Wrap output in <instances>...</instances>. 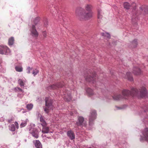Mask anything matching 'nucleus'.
Here are the masks:
<instances>
[{
  "label": "nucleus",
  "instance_id": "1",
  "mask_svg": "<svg viewBox=\"0 0 148 148\" xmlns=\"http://www.w3.org/2000/svg\"><path fill=\"white\" fill-rule=\"evenodd\" d=\"M92 6L91 5L87 4L84 6V9L87 12L84 10L83 11L80 12L79 10L77 8L75 10L76 15L78 16L81 21H86L90 19L92 16L93 12H92Z\"/></svg>",
  "mask_w": 148,
  "mask_h": 148
},
{
  "label": "nucleus",
  "instance_id": "2",
  "mask_svg": "<svg viewBox=\"0 0 148 148\" xmlns=\"http://www.w3.org/2000/svg\"><path fill=\"white\" fill-rule=\"evenodd\" d=\"M131 90V92L127 90H124L122 91V95L125 97V98L126 99V97H127L130 96H140L141 97H143L146 95L147 93L146 88L144 87L141 88L139 91L135 88H132Z\"/></svg>",
  "mask_w": 148,
  "mask_h": 148
},
{
  "label": "nucleus",
  "instance_id": "3",
  "mask_svg": "<svg viewBox=\"0 0 148 148\" xmlns=\"http://www.w3.org/2000/svg\"><path fill=\"white\" fill-rule=\"evenodd\" d=\"M45 100L46 107H44V109L46 113L48 114L51 110L53 109V100L49 98H46Z\"/></svg>",
  "mask_w": 148,
  "mask_h": 148
},
{
  "label": "nucleus",
  "instance_id": "4",
  "mask_svg": "<svg viewBox=\"0 0 148 148\" xmlns=\"http://www.w3.org/2000/svg\"><path fill=\"white\" fill-rule=\"evenodd\" d=\"M95 73H92L90 72H87L85 74L84 77L87 81L91 82L94 83L95 79Z\"/></svg>",
  "mask_w": 148,
  "mask_h": 148
},
{
  "label": "nucleus",
  "instance_id": "5",
  "mask_svg": "<svg viewBox=\"0 0 148 148\" xmlns=\"http://www.w3.org/2000/svg\"><path fill=\"white\" fill-rule=\"evenodd\" d=\"M10 52L9 48L6 46H1L0 47V54H8Z\"/></svg>",
  "mask_w": 148,
  "mask_h": 148
},
{
  "label": "nucleus",
  "instance_id": "6",
  "mask_svg": "<svg viewBox=\"0 0 148 148\" xmlns=\"http://www.w3.org/2000/svg\"><path fill=\"white\" fill-rule=\"evenodd\" d=\"M70 93V91H67L66 92H64L63 94H62L65 101H69L71 100V97Z\"/></svg>",
  "mask_w": 148,
  "mask_h": 148
},
{
  "label": "nucleus",
  "instance_id": "7",
  "mask_svg": "<svg viewBox=\"0 0 148 148\" xmlns=\"http://www.w3.org/2000/svg\"><path fill=\"white\" fill-rule=\"evenodd\" d=\"M124 7L125 8L128 10L131 8H133V9H135L136 6V4L134 3H133L131 5L130 3L127 2H125L123 4Z\"/></svg>",
  "mask_w": 148,
  "mask_h": 148
},
{
  "label": "nucleus",
  "instance_id": "8",
  "mask_svg": "<svg viewBox=\"0 0 148 148\" xmlns=\"http://www.w3.org/2000/svg\"><path fill=\"white\" fill-rule=\"evenodd\" d=\"M64 85L63 84L62 82L53 84L50 86H49L48 88L49 90L51 89H56L57 88L62 87Z\"/></svg>",
  "mask_w": 148,
  "mask_h": 148
},
{
  "label": "nucleus",
  "instance_id": "9",
  "mask_svg": "<svg viewBox=\"0 0 148 148\" xmlns=\"http://www.w3.org/2000/svg\"><path fill=\"white\" fill-rule=\"evenodd\" d=\"M97 114L96 111L94 110H92L90 112V114L89 116V122H91L96 118Z\"/></svg>",
  "mask_w": 148,
  "mask_h": 148
},
{
  "label": "nucleus",
  "instance_id": "10",
  "mask_svg": "<svg viewBox=\"0 0 148 148\" xmlns=\"http://www.w3.org/2000/svg\"><path fill=\"white\" fill-rule=\"evenodd\" d=\"M31 31V35L32 36L36 38H37L38 37V34L37 31L34 25H32Z\"/></svg>",
  "mask_w": 148,
  "mask_h": 148
},
{
  "label": "nucleus",
  "instance_id": "11",
  "mask_svg": "<svg viewBox=\"0 0 148 148\" xmlns=\"http://www.w3.org/2000/svg\"><path fill=\"white\" fill-rule=\"evenodd\" d=\"M30 133L35 138H37L38 137L39 132L37 130L33 129Z\"/></svg>",
  "mask_w": 148,
  "mask_h": 148
},
{
  "label": "nucleus",
  "instance_id": "12",
  "mask_svg": "<svg viewBox=\"0 0 148 148\" xmlns=\"http://www.w3.org/2000/svg\"><path fill=\"white\" fill-rule=\"evenodd\" d=\"M67 135L71 140H73L75 138L74 132L71 130H69L67 132Z\"/></svg>",
  "mask_w": 148,
  "mask_h": 148
},
{
  "label": "nucleus",
  "instance_id": "13",
  "mask_svg": "<svg viewBox=\"0 0 148 148\" xmlns=\"http://www.w3.org/2000/svg\"><path fill=\"white\" fill-rule=\"evenodd\" d=\"M33 143L34 144L36 148H42V145L39 140H34Z\"/></svg>",
  "mask_w": 148,
  "mask_h": 148
},
{
  "label": "nucleus",
  "instance_id": "14",
  "mask_svg": "<svg viewBox=\"0 0 148 148\" xmlns=\"http://www.w3.org/2000/svg\"><path fill=\"white\" fill-rule=\"evenodd\" d=\"M103 13L102 12V10L100 9H99L98 10L97 17L98 19L100 21L103 17Z\"/></svg>",
  "mask_w": 148,
  "mask_h": 148
},
{
  "label": "nucleus",
  "instance_id": "15",
  "mask_svg": "<svg viewBox=\"0 0 148 148\" xmlns=\"http://www.w3.org/2000/svg\"><path fill=\"white\" fill-rule=\"evenodd\" d=\"M133 73L136 75H139L141 74V71L138 68L134 67L133 68Z\"/></svg>",
  "mask_w": 148,
  "mask_h": 148
},
{
  "label": "nucleus",
  "instance_id": "16",
  "mask_svg": "<svg viewBox=\"0 0 148 148\" xmlns=\"http://www.w3.org/2000/svg\"><path fill=\"white\" fill-rule=\"evenodd\" d=\"M78 122H77L76 124L78 126H80L82 125L83 122L84 121V118L82 116H79L78 117Z\"/></svg>",
  "mask_w": 148,
  "mask_h": 148
},
{
  "label": "nucleus",
  "instance_id": "17",
  "mask_svg": "<svg viewBox=\"0 0 148 148\" xmlns=\"http://www.w3.org/2000/svg\"><path fill=\"white\" fill-rule=\"evenodd\" d=\"M40 124L42 126H47V124L42 116H41L40 117Z\"/></svg>",
  "mask_w": 148,
  "mask_h": 148
},
{
  "label": "nucleus",
  "instance_id": "18",
  "mask_svg": "<svg viewBox=\"0 0 148 148\" xmlns=\"http://www.w3.org/2000/svg\"><path fill=\"white\" fill-rule=\"evenodd\" d=\"M143 134L145 139L148 140V128H146L143 132Z\"/></svg>",
  "mask_w": 148,
  "mask_h": 148
},
{
  "label": "nucleus",
  "instance_id": "19",
  "mask_svg": "<svg viewBox=\"0 0 148 148\" xmlns=\"http://www.w3.org/2000/svg\"><path fill=\"white\" fill-rule=\"evenodd\" d=\"M125 78L127 79L130 81H132L133 80V79L132 75L130 72H128L126 73V75L125 77Z\"/></svg>",
  "mask_w": 148,
  "mask_h": 148
},
{
  "label": "nucleus",
  "instance_id": "20",
  "mask_svg": "<svg viewBox=\"0 0 148 148\" xmlns=\"http://www.w3.org/2000/svg\"><path fill=\"white\" fill-rule=\"evenodd\" d=\"M142 13L144 14H146L148 13V8L147 6H142L141 8Z\"/></svg>",
  "mask_w": 148,
  "mask_h": 148
},
{
  "label": "nucleus",
  "instance_id": "21",
  "mask_svg": "<svg viewBox=\"0 0 148 148\" xmlns=\"http://www.w3.org/2000/svg\"><path fill=\"white\" fill-rule=\"evenodd\" d=\"M112 98L114 100L118 101L121 99L122 97L121 95H118L115 94L112 96Z\"/></svg>",
  "mask_w": 148,
  "mask_h": 148
},
{
  "label": "nucleus",
  "instance_id": "22",
  "mask_svg": "<svg viewBox=\"0 0 148 148\" xmlns=\"http://www.w3.org/2000/svg\"><path fill=\"white\" fill-rule=\"evenodd\" d=\"M49 131V127H47V126H42V132L43 133H47Z\"/></svg>",
  "mask_w": 148,
  "mask_h": 148
},
{
  "label": "nucleus",
  "instance_id": "23",
  "mask_svg": "<svg viewBox=\"0 0 148 148\" xmlns=\"http://www.w3.org/2000/svg\"><path fill=\"white\" fill-rule=\"evenodd\" d=\"M86 91L88 95L89 96H92L94 95L93 90L90 88H87Z\"/></svg>",
  "mask_w": 148,
  "mask_h": 148
},
{
  "label": "nucleus",
  "instance_id": "24",
  "mask_svg": "<svg viewBox=\"0 0 148 148\" xmlns=\"http://www.w3.org/2000/svg\"><path fill=\"white\" fill-rule=\"evenodd\" d=\"M138 44L137 40L134 39L131 43V47L132 48H134L137 46Z\"/></svg>",
  "mask_w": 148,
  "mask_h": 148
},
{
  "label": "nucleus",
  "instance_id": "25",
  "mask_svg": "<svg viewBox=\"0 0 148 148\" xmlns=\"http://www.w3.org/2000/svg\"><path fill=\"white\" fill-rule=\"evenodd\" d=\"M15 69L16 71L19 72H21L23 70V68L21 66H16L15 67Z\"/></svg>",
  "mask_w": 148,
  "mask_h": 148
},
{
  "label": "nucleus",
  "instance_id": "26",
  "mask_svg": "<svg viewBox=\"0 0 148 148\" xmlns=\"http://www.w3.org/2000/svg\"><path fill=\"white\" fill-rule=\"evenodd\" d=\"M14 41V38L13 37H12L10 38L8 40V43L9 45H13Z\"/></svg>",
  "mask_w": 148,
  "mask_h": 148
},
{
  "label": "nucleus",
  "instance_id": "27",
  "mask_svg": "<svg viewBox=\"0 0 148 148\" xmlns=\"http://www.w3.org/2000/svg\"><path fill=\"white\" fill-rule=\"evenodd\" d=\"M102 35L105 38L108 39H110V35L109 33H108L105 32V33H102Z\"/></svg>",
  "mask_w": 148,
  "mask_h": 148
},
{
  "label": "nucleus",
  "instance_id": "28",
  "mask_svg": "<svg viewBox=\"0 0 148 148\" xmlns=\"http://www.w3.org/2000/svg\"><path fill=\"white\" fill-rule=\"evenodd\" d=\"M18 83L21 87H24V84L21 79H19L18 81Z\"/></svg>",
  "mask_w": 148,
  "mask_h": 148
},
{
  "label": "nucleus",
  "instance_id": "29",
  "mask_svg": "<svg viewBox=\"0 0 148 148\" xmlns=\"http://www.w3.org/2000/svg\"><path fill=\"white\" fill-rule=\"evenodd\" d=\"M27 120L23 121L20 125V127H23L25 126L27 124Z\"/></svg>",
  "mask_w": 148,
  "mask_h": 148
},
{
  "label": "nucleus",
  "instance_id": "30",
  "mask_svg": "<svg viewBox=\"0 0 148 148\" xmlns=\"http://www.w3.org/2000/svg\"><path fill=\"white\" fill-rule=\"evenodd\" d=\"M33 107V105L32 104H28L27 106V109L31 110Z\"/></svg>",
  "mask_w": 148,
  "mask_h": 148
},
{
  "label": "nucleus",
  "instance_id": "31",
  "mask_svg": "<svg viewBox=\"0 0 148 148\" xmlns=\"http://www.w3.org/2000/svg\"><path fill=\"white\" fill-rule=\"evenodd\" d=\"M39 72L38 70L36 69H34L33 70V72L32 73L34 75V76L36 75Z\"/></svg>",
  "mask_w": 148,
  "mask_h": 148
},
{
  "label": "nucleus",
  "instance_id": "32",
  "mask_svg": "<svg viewBox=\"0 0 148 148\" xmlns=\"http://www.w3.org/2000/svg\"><path fill=\"white\" fill-rule=\"evenodd\" d=\"M32 69V68H30V67L29 66L28 67L27 69V73L28 74H29L30 73V71Z\"/></svg>",
  "mask_w": 148,
  "mask_h": 148
},
{
  "label": "nucleus",
  "instance_id": "33",
  "mask_svg": "<svg viewBox=\"0 0 148 148\" xmlns=\"http://www.w3.org/2000/svg\"><path fill=\"white\" fill-rule=\"evenodd\" d=\"M11 126H12V127H11V130L12 131H15V127L14 125V124H13Z\"/></svg>",
  "mask_w": 148,
  "mask_h": 148
},
{
  "label": "nucleus",
  "instance_id": "34",
  "mask_svg": "<svg viewBox=\"0 0 148 148\" xmlns=\"http://www.w3.org/2000/svg\"><path fill=\"white\" fill-rule=\"evenodd\" d=\"M39 18L37 17L36 18L35 21H34V23L36 24L38 21H39Z\"/></svg>",
  "mask_w": 148,
  "mask_h": 148
},
{
  "label": "nucleus",
  "instance_id": "35",
  "mask_svg": "<svg viewBox=\"0 0 148 148\" xmlns=\"http://www.w3.org/2000/svg\"><path fill=\"white\" fill-rule=\"evenodd\" d=\"M42 35L44 38L46 37L47 36V33L45 31H44L42 32Z\"/></svg>",
  "mask_w": 148,
  "mask_h": 148
},
{
  "label": "nucleus",
  "instance_id": "36",
  "mask_svg": "<svg viewBox=\"0 0 148 148\" xmlns=\"http://www.w3.org/2000/svg\"><path fill=\"white\" fill-rule=\"evenodd\" d=\"M14 124L17 128L18 129V123L17 122H15Z\"/></svg>",
  "mask_w": 148,
  "mask_h": 148
},
{
  "label": "nucleus",
  "instance_id": "37",
  "mask_svg": "<svg viewBox=\"0 0 148 148\" xmlns=\"http://www.w3.org/2000/svg\"><path fill=\"white\" fill-rule=\"evenodd\" d=\"M18 89L20 90V91H22V90H22V89H21V88H18Z\"/></svg>",
  "mask_w": 148,
  "mask_h": 148
},
{
  "label": "nucleus",
  "instance_id": "38",
  "mask_svg": "<svg viewBox=\"0 0 148 148\" xmlns=\"http://www.w3.org/2000/svg\"><path fill=\"white\" fill-rule=\"evenodd\" d=\"M146 111L145 110V112Z\"/></svg>",
  "mask_w": 148,
  "mask_h": 148
}]
</instances>
